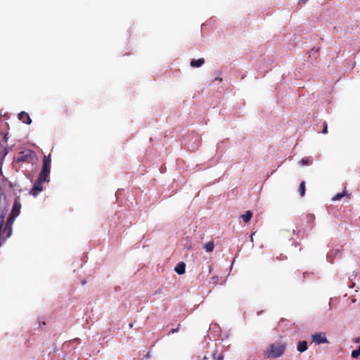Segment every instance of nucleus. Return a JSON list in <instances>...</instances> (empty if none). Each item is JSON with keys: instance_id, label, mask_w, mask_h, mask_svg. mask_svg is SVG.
Listing matches in <instances>:
<instances>
[{"instance_id": "1", "label": "nucleus", "mask_w": 360, "mask_h": 360, "mask_svg": "<svg viewBox=\"0 0 360 360\" xmlns=\"http://www.w3.org/2000/svg\"><path fill=\"white\" fill-rule=\"evenodd\" d=\"M286 349V344L275 342L269 345L264 351V356L267 359H275L281 356Z\"/></svg>"}, {"instance_id": "2", "label": "nucleus", "mask_w": 360, "mask_h": 360, "mask_svg": "<svg viewBox=\"0 0 360 360\" xmlns=\"http://www.w3.org/2000/svg\"><path fill=\"white\" fill-rule=\"evenodd\" d=\"M325 333H317L311 335V343L319 345L322 343H328Z\"/></svg>"}, {"instance_id": "3", "label": "nucleus", "mask_w": 360, "mask_h": 360, "mask_svg": "<svg viewBox=\"0 0 360 360\" xmlns=\"http://www.w3.org/2000/svg\"><path fill=\"white\" fill-rule=\"evenodd\" d=\"M41 183H42V181H40L39 180H37L35 182V184H34V185L33 186V188L30 191L31 194L33 196H36L40 191H42L43 188H42V186H41Z\"/></svg>"}, {"instance_id": "4", "label": "nucleus", "mask_w": 360, "mask_h": 360, "mask_svg": "<svg viewBox=\"0 0 360 360\" xmlns=\"http://www.w3.org/2000/svg\"><path fill=\"white\" fill-rule=\"evenodd\" d=\"M21 205L19 201L15 200L11 214L14 217H17L20 214Z\"/></svg>"}, {"instance_id": "5", "label": "nucleus", "mask_w": 360, "mask_h": 360, "mask_svg": "<svg viewBox=\"0 0 360 360\" xmlns=\"http://www.w3.org/2000/svg\"><path fill=\"white\" fill-rule=\"evenodd\" d=\"M51 162V160L50 155H45L44 158V160H43L42 169L47 170V171L50 172Z\"/></svg>"}, {"instance_id": "6", "label": "nucleus", "mask_w": 360, "mask_h": 360, "mask_svg": "<svg viewBox=\"0 0 360 360\" xmlns=\"http://www.w3.org/2000/svg\"><path fill=\"white\" fill-rule=\"evenodd\" d=\"M19 120L22 121L24 123H26L27 124H30L32 120L29 116V115L25 112H21L18 115Z\"/></svg>"}, {"instance_id": "7", "label": "nucleus", "mask_w": 360, "mask_h": 360, "mask_svg": "<svg viewBox=\"0 0 360 360\" xmlns=\"http://www.w3.org/2000/svg\"><path fill=\"white\" fill-rule=\"evenodd\" d=\"M49 174L50 172L41 169L38 180L42 182L49 181L48 177Z\"/></svg>"}, {"instance_id": "8", "label": "nucleus", "mask_w": 360, "mask_h": 360, "mask_svg": "<svg viewBox=\"0 0 360 360\" xmlns=\"http://www.w3.org/2000/svg\"><path fill=\"white\" fill-rule=\"evenodd\" d=\"M185 267H186L185 264L183 262H181L177 264V266L175 267L174 270L178 274L181 275L185 273Z\"/></svg>"}, {"instance_id": "9", "label": "nucleus", "mask_w": 360, "mask_h": 360, "mask_svg": "<svg viewBox=\"0 0 360 360\" xmlns=\"http://www.w3.org/2000/svg\"><path fill=\"white\" fill-rule=\"evenodd\" d=\"M205 63L204 58H199L198 60H192L191 61V66L193 68H199Z\"/></svg>"}, {"instance_id": "10", "label": "nucleus", "mask_w": 360, "mask_h": 360, "mask_svg": "<svg viewBox=\"0 0 360 360\" xmlns=\"http://www.w3.org/2000/svg\"><path fill=\"white\" fill-rule=\"evenodd\" d=\"M297 349L300 352H305L307 349V342L306 341H300L297 344Z\"/></svg>"}, {"instance_id": "11", "label": "nucleus", "mask_w": 360, "mask_h": 360, "mask_svg": "<svg viewBox=\"0 0 360 360\" xmlns=\"http://www.w3.org/2000/svg\"><path fill=\"white\" fill-rule=\"evenodd\" d=\"M15 218L16 217H14L13 216H12V214H11L7 221L6 228L9 227L8 236L11 234V226L13 224Z\"/></svg>"}, {"instance_id": "12", "label": "nucleus", "mask_w": 360, "mask_h": 360, "mask_svg": "<svg viewBox=\"0 0 360 360\" xmlns=\"http://www.w3.org/2000/svg\"><path fill=\"white\" fill-rule=\"evenodd\" d=\"M252 216V213L250 211H247L244 214L241 216L245 222H248Z\"/></svg>"}, {"instance_id": "13", "label": "nucleus", "mask_w": 360, "mask_h": 360, "mask_svg": "<svg viewBox=\"0 0 360 360\" xmlns=\"http://www.w3.org/2000/svg\"><path fill=\"white\" fill-rule=\"evenodd\" d=\"M214 247V243L212 242H209L205 245L204 248L207 252H210L213 251Z\"/></svg>"}, {"instance_id": "14", "label": "nucleus", "mask_w": 360, "mask_h": 360, "mask_svg": "<svg viewBox=\"0 0 360 360\" xmlns=\"http://www.w3.org/2000/svg\"><path fill=\"white\" fill-rule=\"evenodd\" d=\"M300 163L301 165L304 166V165H311V162L310 161L309 158H304L300 160Z\"/></svg>"}, {"instance_id": "15", "label": "nucleus", "mask_w": 360, "mask_h": 360, "mask_svg": "<svg viewBox=\"0 0 360 360\" xmlns=\"http://www.w3.org/2000/svg\"><path fill=\"white\" fill-rule=\"evenodd\" d=\"M299 191H300V195L303 196L304 195V193H305V183H304V181H302L300 184Z\"/></svg>"}, {"instance_id": "16", "label": "nucleus", "mask_w": 360, "mask_h": 360, "mask_svg": "<svg viewBox=\"0 0 360 360\" xmlns=\"http://www.w3.org/2000/svg\"><path fill=\"white\" fill-rule=\"evenodd\" d=\"M213 359L214 360H223L224 356L221 353L215 352L213 354Z\"/></svg>"}, {"instance_id": "17", "label": "nucleus", "mask_w": 360, "mask_h": 360, "mask_svg": "<svg viewBox=\"0 0 360 360\" xmlns=\"http://www.w3.org/2000/svg\"><path fill=\"white\" fill-rule=\"evenodd\" d=\"M359 356H360V346L358 347L357 349L352 352V356L353 358H357Z\"/></svg>"}, {"instance_id": "18", "label": "nucleus", "mask_w": 360, "mask_h": 360, "mask_svg": "<svg viewBox=\"0 0 360 360\" xmlns=\"http://www.w3.org/2000/svg\"><path fill=\"white\" fill-rule=\"evenodd\" d=\"M345 195V193H338L337 195H335L333 198V201H336V200H340L342 197H344Z\"/></svg>"}, {"instance_id": "19", "label": "nucleus", "mask_w": 360, "mask_h": 360, "mask_svg": "<svg viewBox=\"0 0 360 360\" xmlns=\"http://www.w3.org/2000/svg\"><path fill=\"white\" fill-rule=\"evenodd\" d=\"M328 132V130H327V124L325 123V126H324V128L322 131V133L323 134H326Z\"/></svg>"}, {"instance_id": "20", "label": "nucleus", "mask_w": 360, "mask_h": 360, "mask_svg": "<svg viewBox=\"0 0 360 360\" xmlns=\"http://www.w3.org/2000/svg\"><path fill=\"white\" fill-rule=\"evenodd\" d=\"M354 342H355L356 343L359 342H360V338H355V339H354Z\"/></svg>"}, {"instance_id": "21", "label": "nucleus", "mask_w": 360, "mask_h": 360, "mask_svg": "<svg viewBox=\"0 0 360 360\" xmlns=\"http://www.w3.org/2000/svg\"><path fill=\"white\" fill-rule=\"evenodd\" d=\"M255 234V233H253L251 236H250V239H251V241L253 242V235Z\"/></svg>"}, {"instance_id": "22", "label": "nucleus", "mask_w": 360, "mask_h": 360, "mask_svg": "<svg viewBox=\"0 0 360 360\" xmlns=\"http://www.w3.org/2000/svg\"><path fill=\"white\" fill-rule=\"evenodd\" d=\"M307 1H308V0H300V1H301L302 3H305V2H307Z\"/></svg>"}, {"instance_id": "23", "label": "nucleus", "mask_w": 360, "mask_h": 360, "mask_svg": "<svg viewBox=\"0 0 360 360\" xmlns=\"http://www.w3.org/2000/svg\"><path fill=\"white\" fill-rule=\"evenodd\" d=\"M216 79L219 80V81H221V80H222V79H221V78H217Z\"/></svg>"}, {"instance_id": "24", "label": "nucleus", "mask_w": 360, "mask_h": 360, "mask_svg": "<svg viewBox=\"0 0 360 360\" xmlns=\"http://www.w3.org/2000/svg\"><path fill=\"white\" fill-rule=\"evenodd\" d=\"M190 248H191V245H189L188 246V249H190Z\"/></svg>"}]
</instances>
